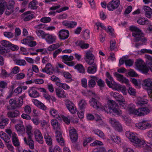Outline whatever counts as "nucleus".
I'll return each mask as SVG.
<instances>
[{
    "label": "nucleus",
    "mask_w": 152,
    "mask_h": 152,
    "mask_svg": "<svg viewBox=\"0 0 152 152\" xmlns=\"http://www.w3.org/2000/svg\"><path fill=\"white\" fill-rule=\"evenodd\" d=\"M125 135L129 140L133 143L136 147L142 148L145 146V148L149 149L150 148H152V145L150 144L147 145L144 140L140 138L137 136V134L128 131L126 132Z\"/></svg>",
    "instance_id": "obj_1"
},
{
    "label": "nucleus",
    "mask_w": 152,
    "mask_h": 152,
    "mask_svg": "<svg viewBox=\"0 0 152 152\" xmlns=\"http://www.w3.org/2000/svg\"><path fill=\"white\" fill-rule=\"evenodd\" d=\"M92 94L94 97L90 99L89 101L90 106L96 110H104L105 112L108 113L109 108L107 106H105L104 107L102 105L99 100V98L97 97L94 93H93Z\"/></svg>",
    "instance_id": "obj_2"
},
{
    "label": "nucleus",
    "mask_w": 152,
    "mask_h": 152,
    "mask_svg": "<svg viewBox=\"0 0 152 152\" xmlns=\"http://www.w3.org/2000/svg\"><path fill=\"white\" fill-rule=\"evenodd\" d=\"M130 30L132 31V35L134 39L133 41L134 42L140 41L143 42H145L147 41V39L144 37V34L141 30L135 26H130Z\"/></svg>",
    "instance_id": "obj_3"
},
{
    "label": "nucleus",
    "mask_w": 152,
    "mask_h": 152,
    "mask_svg": "<svg viewBox=\"0 0 152 152\" xmlns=\"http://www.w3.org/2000/svg\"><path fill=\"white\" fill-rule=\"evenodd\" d=\"M109 106V107H108L109 108L108 110L110 108L115 115L119 116L122 114V111L118 108V105L113 100L110 101Z\"/></svg>",
    "instance_id": "obj_4"
},
{
    "label": "nucleus",
    "mask_w": 152,
    "mask_h": 152,
    "mask_svg": "<svg viewBox=\"0 0 152 152\" xmlns=\"http://www.w3.org/2000/svg\"><path fill=\"white\" fill-rule=\"evenodd\" d=\"M65 105L67 108L73 114H75L77 111V108L74 104L68 99L65 101Z\"/></svg>",
    "instance_id": "obj_5"
},
{
    "label": "nucleus",
    "mask_w": 152,
    "mask_h": 152,
    "mask_svg": "<svg viewBox=\"0 0 152 152\" xmlns=\"http://www.w3.org/2000/svg\"><path fill=\"white\" fill-rule=\"evenodd\" d=\"M15 3L13 0H10L8 3L7 2L6 11L5 12L6 15H9L14 12V10L13 11V10Z\"/></svg>",
    "instance_id": "obj_6"
},
{
    "label": "nucleus",
    "mask_w": 152,
    "mask_h": 152,
    "mask_svg": "<svg viewBox=\"0 0 152 152\" xmlns=\"http://www.w3.org/2000/svg\"><path fill=\"white\" fill-rule=\"evenodd\" d=\"M120 4L119 0H112L107 4V7L110 11H113L117 8Z\"/></svg>",
    "instance_id": "obj_7"
},
{
    "label": "nucleus",
    "mask_w": 152,
    "mask_h": 152,
    "mask_svg": "<svg viewBox=\"0 0 152 152\" xmlns=\"http://www.w3.org/2000/svg\"><path fill=\"white\" fill-rule=\"evenodd\" d=\"M94 56L90 51L87 52L84 57V59L88 64H93L94 62Z\"/></svg>",
    "instance_id": "obj_8"
},
{
    "label": "nucleus",
    "mask_w": 152,
    "mask_h": 152,
    "mask_svg": "<svg viewBox=\"0 0 152 152\" xmlns=\"http://www.w3.org/2000/svg\"><path fill=\"white\" fill-rule=\"evenodd\" d=\"M54 68L51 64L50 63H47L45 68L41 69V71L46 73L49 75H51L53 73Z\"/></svg>",
    "instance_id": "obj_9"
},
{
    "label": "nucleus",
    "mask_w": 152,
    "mask_h": 152,
    "mask_svg": "<svg viewBox=\"0 0 152 152\" xmlns=\"http://www.w3.org/2000/svg\"><path fill=\"white\" fill-rule=\"evenodd\" d=\"M106 75L110 80H109L107 79H106V82L107 86L111 88H113V87L116 86L117 83L114 81L113 78L111 77L110 73L108 72H106Z\"/></svg>",
    "instance_id": "obj_10"
},
{
    "label": "nucleus",
    "mask_w": 152,
    "mask_h": 152,
    "mask_svg": "<svg viewBox=\"0 0 152 152\" xmlns=\"http://www.w3.org/2000/svg\"><path fill=\"white\" fill-rule=\"evenodd\" d=\"M44 39L48 43L51 44L55 42L56 37L53 34L48 33L45 34Z\"/></svg>",
    "instance_id": "obj_11"
},
{
    "label": "nucleus",
    "mask_w": 152,
    "mask_h": 152,
    "mask_svg": "<svg viewBox=\"0 0 152 152\" xmlns=\"http://www.w3.org/2000/svg\"><path fill=\"white\" fill-rule=\"evenodd\" d=\"M34 137L36 140L40 144L43 143V139L42 134L39 129H36L34 132Z\"/></svg>",
    "instance_id": "obj_12"
},
{
    "label": "nucleus",
    "mask_w": 152,
    "mask_h": 152,
    "mask_svg": "<svg viewBox=\"0 0 152 152\" xmlns=\"http://www.w3.org/2000/svg\"><path fill=\"white\" fill-rule=\"evenodd\" d=\"M69 32L67 30L62 29L58 32V35L61 39L64 40L67 39L69 36Z\"/></svg>",
    "instance_id": "obj_13"
},
{
    "label": "nucleus",
    "mask_w": 152,
    "mask_h": 152,
    "mask_svg": "<svg viewBox=\"0 0 152 152\" xmlns=\"http://www.w3.org/2000/svg\"><path fill=\"white\" fill-rule=\"evenodd\" d=\"M136 114L138 116H142L146 115L150 112L149 109L147 107H142L138 109L136 112Z\"/></svg>",
    "instance_id": "obj_14"
},
{
    "label": "nucleus",
    "mask_w": 152,
    "mask_h": 152,
    "mask_svg": "<svg viewBox=\"0 0 152 152\" xmlns=\"http://www.w3.org/2000/svg\"><path fill=\"white\" fill-rule=\"evenodd\" d=\"M58 130H56V137L58 142L61 146L64 145V142L62 138L61 133Z\"/></svg>",
    "instance_id": "obj_15"
},
{
    "label": "nucleus",
    "mask_w": 152,
    "mask_h": 152,
    "mask_svg": "<svg viewBox=\"0 0 152 152\" xmlns=\"http://www.w3.org/2000/svg\"><path fill=\"white\" fill-rule=\"evenodd\" d=\"M69 136L72 142H75L78 138V135L76 130L75 129H71L69 132Z\"/></svg>",
    "instance_id": "obj_16"
},
{
    "label": "nucleus",
    "mask_w": 152,
    "mask_h": 152,
    "mask_svg": "<svg viewBox=\"0 0 152 152\" xmlns=\"http://www.w3.org/2000/svg\"><path fill=\"white\" fill-rule=\"evenodd\" d=\"M126 110L130 114H134L137 115L136 112L138 111V109H135V105L131 103L128 105Z\"/></svg>",
    "instance_id": "obj_17"
},
{
    "label": "nucleus",
    "mask_w": 152,
    "mask_h": 152,
    "mask_svg": "<svg viewBox=\"0 0 152 152\" xmlns=\"http://www.w3.org/2000/svg\"><path fill=\"white\" fill-rule=\"evenodd\" d=\"M145 16L148 18H151L152 16V9L148 6H145L143 7Z\"/></svg>",
    "instance_id": "obj_18"
},
{
    "label": "nucleus",
    "mask_w": 152,
    "mask_h": 152,
    "mask_svg": "<svg viewBox=\"0 0 152 152\" xmlns=\"http://www.w3.org/2000/svg\"><path fill=\"white\" fill-rule=\"evenodd\" d=\"M20 114V112L17 110H14L8 112L7 115V117L10 118H15L18 117Z\"/></svg>",
    "instance_id": "obj_19"
},
{
    "label": "nucleus",
    "mask_w": 152,
    "mask_h": 152,
    "mask_svg": "<svg viewBox=\"0 0 152 152\" xmlns=\"http://www.w3.org/2000/svg\"><path fill=\"white\" fill-rule=\"evenodd\" d=\"M114 75L116 77L118 80L121 82L127 83L129 82L128 79L124 77L123 75L117 72H116L115 73Z\"/></svg>",
    "instance_id": "obj_20"
},
{
    "label": "nucleus",
    "mask_w": 152,
    "mask_h": 152,
    "mask_svg": "<svg viewBox=\"0 0 152 152\" xmlns=\"http://www.w3.org/2000/svg\"><path fill=\"white\" fill-rule=\"evenodd\" d=\"M28 94L30 96L33 98L38 97L39 96L38 92L34 88H30L28 91Z\"/></svg>",
    "instance_id": "obj_21"
},
{
    "label": "nucleus",
    "mask_w": 152,
    "mask_h": 152,
    "mask_svg": "<svg viewBox=\"0 0 152 152\" xmlns=\"http://www.w3.org/2000/svg\"><path fill=\"white\" fill-rule=\"evenodd\" d=\"M32 137H27V138L25 137L24 138V140L25 143L29 146V147L31 149H33L34 148V142L32 139Z\"/></svg>",
    "instance_id": "obj_22"
},
{
    "label": "nucleus",
    "mask_w": 152,
    "mask_h": 152,
    "mask_svg": "<svg viewBox=\"0 0 152 152\" xmlns=\"http://www.w3.org/2000/svg\"><path fill=\"white\" fill-rule=\"evenodd\" d=\"M55 92L57 96L59 98H65L66 94L64 91L61 88H57L55 89Z\"/></svg>",
    "instance_id": "obj_23"
},
{
    "label": "nucleus",
    "mask_w": 152,
    "mask_h": 152,
    "mask_svg": "<svg viewBox=\"0 0 152 152\" xmlns=\"http://www.w3.org/2000/svg\"><path fill=\"white\" fill-rule=\"evenodd\" d=\"M90 66L87 69V72L89 74H94L97 71V66L95 63L93 64H89Z\"/></svg>",
    "instance_id": "obj_24"
},
{
    "label": "nucleus",
    "mask_w": 152,
    "mask_h": 152,
    "mask_svg": "<svg viewBox=\"0 0 152 152\" xmlns=\"http://www.w3.org/2000/svg\"><path fill=\"white\" fill-rule=\"evenodd\" d=\"M32 101L34 104L38 108L44 110H45L46 109L47 107L45 106L43 103L37 100L33 99Z\"/></svg>",
    "instance_id": "obj_25"
},
{
    "label": "nucleus",
    "mask_w": 152,
    "mask_h": 152,
    "mask_svg": "<svg viewBox=\"0 0 152 152\" xmlns=\"http://www.w3.org/2000/svg\"><path fill=\"white\" fill-rule=\"evenodd\" d=\"M15 128L19 134L25 131V128L23 124H19L15 125Z\"/></svg>",
    "instance_id": "obj_26"
},
{
    "label": "nucleus",
    "mask_w": 152,
    "mask_h": 152,
    "mask_svg": "<svg viewBox=\"0 0 152 152\" xmlns=\"http://www.w3.org/2000/svg\"><path fill=\"white\" fill-rule=\"evenodd\" d=\"M30 13H31V12L29 11L23 14V19L24 21H27L29 20L34 17V15L33 14L28 15Z\"/></svg>",
    "instance_id": "obj_27"
},
{
    "label": "nucleus",
    "mask_w": 152,
    "mask_h": 152,
    "mask_svg": "<svg viewBox=\"0 0 152 152\" xmlns=\"http://www.w3.org/2000/svg\"><path fill=\"white\" fill-rule=\"evenodd\" d=\"M38 2L36 0H33L28 4V7L31 10H35L37 8Z\"/></svg>",
    "instance_id": "obj_28"
},
{
    "label": "nucleus",
    "mask_w": 152,
    "mask_h": 152,
    "mask_svg": "<svg viewBox=\"0 0 152 152\" xmlns=\"http://www.w3.org/2000/svg\"><path fill=\"white\" fill-rule=\"evenodd\" d=\"M10 50L8 47H4L0 46V54L5 55L8 54L9 56L10 54Z\"/></svg>",
    "instance_id": "obj_29"
},
{
    "label": "nucleus",
    "mask_w": 152,
    "mask_h": 152,
    "mask_svg": "<svg viewBox=\"0 0 152 152\" xmlns=\"http://www.w3.org/2000/svg\"><path fill=\"white\" fill-rule=\"evenodd\" d=\"M10 50L8 47H4L0 46V54L5 55L8 54L9 56L10 54Z\"/></svg>",
    "instance_id": "obj_30"
},
{
    "label": "nucleus",
    "mask_w": 152,
    "mask_h": 152,
    "mask_svg": "<svg viewBox=\"0 0 152 152\" xmlns=\"http://www.w3.org/2000/svg\"><path fill=\"white\" fill-rule=\"evenodd\" d=\"M119 105L121 108L125 109L126 110L128 105L127 103L125 101L123 97L121 99V100H118Z\"/></svg>",
    "instance_id": "obj_31"
},
{
    "label": "nucleus",
    "mask_w": 152,
    "mask_h": 152,
    "mask_svg": "<svg viewBox=\"0 0 152 152\" xmlns=\"http://www.w3.org/2000/svg\"><path fill=\"white\" fill-rule=\"evenodd\" d=\"M7 2L4 1H0V15H1L6 9Z\"/></svg>",
    "instance_id": "obj_32"
},
{
    "label": "nucleus",
    "mask_w": 152,
    "mask_h": 152,
    "mask_svg": "<svg viewBox=\"0 0 152 152\" xmlns=\"http://www.w3.org/2000/svg\"><path fill=\"white\" fill-rule=\"evenodd\" d=\"M0 137L6 143H8L10 141L9 137L5 133L3 132H0Z\"/></svg>",
    "instance_id": "obj_33"
},
{
    "label": "nucleus",
    "mask_w": 152,
    "mask_h": 152,
    "mask_svg": "<svg viewBox=\"0 0 152 152\" xmlns=\"http://www.w3.org/2000/svg\"><path fill=\"white\" fill-rule=\"evenodd\" d=\"M51 123L54 129L56 130H60L61 127L60 124L58 123L56 119L52 120L51 121Z\"/></svg>",
    "instance_id": "obj_34"
},
{
    "label": "nucleus",
    "mask_w": 152,
    "mask_h": 152,
    "mask_svg": "<svg viewBox=\"0 0 152 152\" xmlns=\"http://www.w3.org/2000/svg\"><path fill=\"white\" fill-rule=\"evenodd\" d=\"M50 114L58 120H61V117L58 114V111L53 108H51L50 111Z\"/></svg>",
    "instance_id": "obj_35"
},
{
    "label": "nucleus",
    "mask_w": 152,
    "mask_h": 152,
    "mask_svg": "<svg viewBox=\"0 0 152 152\" xmlns=\"http://www.w3.org/2000/svg\"><path fill=\"white\" fill-rule=\"evenodd\" d=\"M93 132L96 134L100 138L104 139L105 138V136L104 133L101 130L96 129H93Z\"/></svg>",
    "instance_id": "obj_36"
},
{
    "label": "nucleus",
    "mask_w": 152,
    "mask_h": 152,
    "mask_svg": "<svg viewBox=\"0 0 152 152\" xmlns=\"http://www.w3.org/2000/svg\"><path fill=\"white\" fill-rule=\"evenodd\" d=\"M110 139L113 142L119 143L121 142V138L118 136L111 134L110 137Z\"/></svg>",
    "instance_id": "obj_37"
},
{
    "label": "nucleus",
    "mask_w": 152,
    "mask_h": 152,
    "mask_svg": "<svg viewBox=\"0 0 152 152\" xmlns=\"http://www.w3.org/2000/svg\"><path fill=\"white\" fill-rule=\"evenodd\" d=\"M26 128L27 137H32L33 134L31 132V130L32 128V126L30 125H28L26 126Z\"/></svg>",
    "instance_id": "obj_38"
},
{
    "label": "nucleus",
    "mask_w": 152,
    "mask_h": 152,
    "mask_svg": "<svg viewBox=\"0 0 152 152\" xmlns=\"http://www.w3.org/2000/svg\"><path fill=\"white\" fill-rule=\"evenodd\" d=\"M75 69H77L79 73H84L85 72V69L83 66L81 64H77L74 66Z\"/></svg>",
    "instance_id": "obj_39"
},
{
    "label": "nucleus",
    "mask_w": 152,
    "mask_h": 152,
    "mask_svg": "<svg viewBox=\"0 0 152 152\" xmlns=\"http://www.w3.org/2000/svg\"><path fill=\"white\" fill-rule=\"evenodd\" d=\"M145 65V64L144 61L142 59H138L137 60L136 62V66L138 69H140Z\"/></svg>",
    "instance_id": "obj_40"
},
{
    "label": "nucleus",
    "mask_w": 152,
    "mask_h": 152,
    "mask_svg": "<svg viewBox=\"0 0 152 152\" xmlns=\"http://www.w3.org/2000/svg\"><path fill=\"white\" fill-rule=\"evenodd\" d=\"M137 22L139 24L144 25L148 24L149 21L147 18H143L138 19Z\"/></svg>",
    "instance_id": "obj_41"
},
{
    "label": "nucleus",
    "mask_w": 152,
    "mask_h": 152,
    "mask_svg": "<svg viewBox=\"0 0 152 152\" xmlns=\"http://www.w3.org/2000/svg\"><path fill=\"white\" fill-rule=\"evenodd\" d=\"M14 61L16 64L20 66H24L26 64L25 61L24 59H16Z\"/></svg>",
    "instance_id": "obj_42"
},
{
    "label": "nucleus",
    "mask_w": 152,
    "mask_h": 152,
    "mask_svg": "<svg viewBox=\"0 0 152 152\" xmlns=\"http://www.w3.org/2000/svg\"><path fill=\"white\" fill-rule=\"evenodd\" d=\"M9 120L7 118L2 119L0 121V128L4 129L8 124Z\"/></svg>",
    "instance_id": "obj_43"
},
{
    "label": "nucleus",
    "mask_w": 152,
    "mask_h": 152,
    "mask_svg": "<svg viewBox=\"0 0 152 152\" xmlns=\"http://www.w3.org/2000/svg\"><path fill=\"white\" fill-rule=\"evenodd\" d=\"M78 104L80 109L82 110L86 108L87 104L85 100L82 99L79 102Z\"/></svg>",
    "instance_id": "obj_44"
},
{
    "label": "nucleus",
    "mask_w": 152,
    "mask_h": 152,
    "mask_svg": "<svg viewBox=\"0 0 152 152\" xmlns=\"http://www.w3.org/2000/svg\"><path fill=\"white\" fill-rule=\"evenodd\" d=\"M44 138L45 140L46 143L48 145H51L52 143V141L51 137L48 134H45L44 135Z\"/></svg>",
    "instance_id": "obj_45"
},
{
    "label": "nucleus",
    "mask_w": 152,
    "mask_h": 152,
    "mask_svg": "<svg viewBox=\"0 0 152 152\" xmlns=\"http://www.w3.org/2000/svg\"><path fill=\"white\" fill-rule=\"evenodd\" d=\"M35 32L39 37H41L43 39H44L45 36L46 34L44 31L41 30H37Z\"/></svg>",
    "instance_id": "obj_46"
},
{
    "label": "nucleus",
    "mask_w": 152,
    "mask_h": 152,
    "mask_svg": "<svg viewBox=\"0 0 152 152\" xmlns=\"http://www.w3.org/2000/svg\"><path fill=\"white\" fill-rule=\"evenodd\" d=\"M61 58L63 60L65 61H72L74 59L73 56H68L67 55H64L61 56Z\"/></svg>",
    "instance_id": "obj_47"
},
{
    "label": "nucleus",
    "mask_w": 152,
    "mask_h": 152,
    "mask_svg": "<svg viewBox=\"0 0 152 152\" xmlns=\"http://www.w3.org/2000/svg\"><path fill=\"white\" fill-rule=\"evenodd\" d=\"M111 95L118 101V100H121V99L123 97L122 95H119L118 93L115 92L114 93L111 92Z\"/></svg>",
    "instance_id": "obj_48"
},
{
    "label": "nucleus",
    "mask_w": 152,
    "mask_h": 152,
    "mask_svg": "<svg viewBox=\"0 0 152 152\" xmlns=\"http://www.w3.org/2000/svg\"><path fill=\"white\" fill-rule=\"evenodd\" d=\"M78 45L82 49H87L89 47V45L88 44L85 43L83 41H80L78 44Z\"/></svg>",
    "instance_id": "obj_49"
},
{
    "label": "nucleus",
    "mask_w": 152,
    "mask_h": 152,
    "mask_svg": "<svg viewBox=\"0 0 152 152\" xmlns=\"http://www.w3.org/2000/svg\"><path fill=\"white\" fill-rule=\"evenodd\" d=\"M144 125V121H143L136 124L135 126L138 129H146V128H145Z\"/></svg>",
    "instance_id": "obj_50"
},
{
    "label": "nucleus",
    "mask_w": 152,
    "mask_h": 152,
    "mask_svg": "<svg viewBox=\"0 0 152 152\" xmlns=\"http://www.w3.org/2000/svg\"><path fill=\"white\" fill-rule=\"evenodd\" d=\"M59 47V45L58 43L53 44L48 47V50L49 51H52L58 48Z\"/></svg>",
    "instance_id": "obj_51"
},
{
    "label": "nucleus",
    "mask_w": 152,
    "mask_h": 152,
    "mask_svg": "<svg viewBox=\"0 0 152 152\" xmlns=\"http://www.w3.org/2000/svg\"><path fill=\"white\" fill-rule=\"evenodd\" d=\"M118 86L119 89L121 91L123 94L124 95H126L127 94L126 90V88L124 86H123L121 85H117L116 86H115L113 87H116Z\"/></svg>",
    "instance_id": "obj_52"
},
{
    "label": "nucleus",
    "mask_w": 152,
    "mask_h": 152,
    "mask_svg": "<svg viewBox=\"0 0 152 152\" xmlns=\"http://www.w3.org/2000/svg\"><path fill=\"white\" fill-rule=\"evenodd\" d=\"M63 75L66 78L69 79V80H66V82H69L72 80V79H71L72 76L69 72H64L63 73Z\"/></svg>",
    "instance_id": "obj_53"
},
{
    "label": "nucleus",
    "mask_w": 152,
    "mask_h": 152,
    "mask_svg": "<svg viewBox=\"0 0 152 152\" xmlns=\"http://www.w3.org/2000/svg\"><path fill=\"white\" fill-rule=\"evenodd\" d=\"M109 122L113 128L119 122L118 120L114 118H110L109 120Z\"/></svg>",
    "instance_id": "obj_54"
},
{
    "label": "nucleus",
    "mask_w": 152,
    "mask_h": 152,
    "mask_svg": "<svg viewBox=\"0 0 152 152\" xmlns=\"http://www.w3.org/2000/svg\"><path fill=\"white\" fill-rule=\"evenodd\" d=\"M103 145V143L101 141L98 140L95 141L91 144V145L92 146H96Z\"/></svg>",
    "instance_id": "obj_55"
},
{
    "label": "nucleus",
    "mask_w": 152,
    "mask_h": 152,
    "mask_svg": "<svg viewBox=\"0 0 152 152\" xmlns=\"http://www.w3.org/2000/svg\"><path fill=\"white\" fill-rule=\"evenodd\" d=\"M128 93L130 95L134 96L136 94V90L131 87H129L127 89Z\"/></svg>",
    "instance_id": "obj_56"
},
{
    "label": "nucleus",
    "mask_w": 152,
    "mask_h": 152,
    "mask_svg": "<svg viewBox=\"0 0 152 152\" xmlns=\"http://www.w3.org/2000/svg\"><path fill=\"white\" fill-rule=\"evenodd\" d=\"M96 80H94L93 79H90L88 82V86L91 88L94 87L96 85L95 82Z\"/></svg>",
    "instance_id": "obj_57"
},
{
    "label": "nucleus",
    "mask_w": 152,
    "mask_h": 152,
    "mask_svg": "<svg viewBox=\"0 0 152 152\" xmlns=\"http://www.w3.org/2000/svg\"><path fill=\"white\" fill-rule=\"evenodd\" d=\"M114 128L115 130L118 131L119 132H121L123 130V128L121 124L118 122V123L114 127Z\"/></svg>",
    "instance_id": "obj_58"
},
{
    "label": "nucleus",
    "mask_w": 152,
    "mask_h": 152,
    "mask_svg": "<svg viewBox=\"0 0 152 152\" xmlns=\"http://www.w3.org/2000/svg\"><path fill=\"white\" fill-rule=\"evenodd\" d=\"M95 25L96 26V29L98 31L99 28L101 27L102 29H105V26H104L103 24L102 23L100 22H97L95 23Z\"/></svg>",
    "instance_id": "obj_59"
},
{
    "label": "nucleus",
    "mask_w": 152,
    "mask_h": 152,
    "mask_svg": "<svg viewBox=\"0 0 152 152\" xmlns=\"http://www.w3.org/2000/svg\"><path fill=\"white\" fill-rule=\"evenodd\" d=\"M4 35L9 38H12L13 37L14 34L10 32L5 31L4 33Z\"/></svg>",
    "instance_id": "obj_60"
},
{
    "label": "nucleus",
    "mask_w": 152,
    "mask_h": 152,
    "mask_svg": "<svg viewBox=\"0 0 152 152\" xmlns=\"http://www.w3.org/2000/svg\"><path fill=\"white\" fill-rule=\"evenodd\" d=\"M140 69L141 70V72L142 73L145 74H147L149 70V69L148 68V67H147L145 64Z\"/></svg>",
    "instance_id": "obj_61"
},
{
    "label": "nucleus",
    "mask_w": 152,
    "mask_h": 152,
    "mask_svg": "<svg viewBox=\"0 0 152 152\" xmlns=\"http://www.w3.org/2000/svg\"><path fill=\"white\" fill-rule=\"evenodd\" d=\"M110 48L111 51L113 50L116 48L115 41V40H112L110 41Z\"/></svg>",
    "instance_id": "obj_62"
},
{
    "label": "nucleus",
    "mask_w": 152,
    "mask_h": 152,
    "mask_svg": "<svg viewBox=\"0 0 152 152\" xmlns=\"http://www.w3.org/2000/svg\"><path fill=\"white\" fill-rule=\"evenodd\" d=\"M51 20V18L49 17H43L40 19V21L41 22L45 23H47L50 22Z\"/></svg>",
    "instance_id": "obj_63"
},
{
    "label": "nucleus",
    "mask_w": 152,
    "mask_h": 152,
    "mask_svg": "<svg viewBox=\"0 0 152 152\" xmlns=\"http://www.w3.org/2000/svg\"><path fill=\"white\" fill-rule=\"evenodd\" d=\"M148 103V100L145 99H141L137 102V104L140 105L142 106L144 104H147Z\"/></svg>",
    "instance_id": "obj_64"
}]
</instances>
